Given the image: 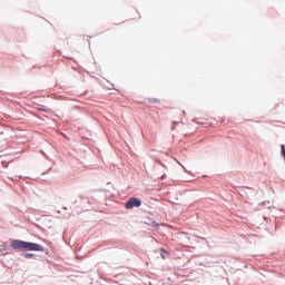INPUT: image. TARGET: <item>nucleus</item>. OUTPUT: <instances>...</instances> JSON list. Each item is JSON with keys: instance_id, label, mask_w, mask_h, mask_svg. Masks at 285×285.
I'll return each instance as SVG.
<instances>
[{"instance_id": "1", "label": "nucleus", "mask_w": 285, "mask_h": 285, "mask_svg": "<svg viewBox=\"0 0 285 285\" xmlns=\"http://www.w3.org/2000/svg\"><path fill=\"white\" fill-rule=\"evenodd\" d=\"M11 248L17 250H24V252H39V253L45 252L43 246H40L37 243H27L18 239H13L11 242Z\"/></svg>"}, {"instance_id": "2", "label": "nucleus", "mask_w": 285, "mask_h": 285, "mask_svg": "<svg viewBox=\"0 0 285 285\" xmlns=\"http://www.w3.org/2000/svg\"><path fill=\"white\" fill-rule=\"evenodd\" d=\"M141 206V202L139 198H129L128 202H126V208L132 209V208H139Z\"/></svg>"}, {"instance_id": "3", "label": "nucleus", "mask_w": 285, "mask_h": 285, "mask_svg": "<svg viewBox=\"0 0 285 285\" xmlns=\"http://www.w3.org/2000/svg\"><path fill=\"white\" fill-rule=\"evenodd\" d=\"M149 102H150L151 105H157V104L160 102V100H159L158 98H149Z\"/></svg>"}, {"instance_id": "4", "label": "nucleus", "mask_w": 285, "mask_h": 285, "mask_svg": "<svg viewBox=\"0 0 285 285\" xmlns=\"http://www.w3.org/2000/svg\"><path fill=\"white\" fill-rule=\"evenodd\" d=\"M24 257H26L27 259L32 258V257H33V254H24Z\"/></svg>"}, {"instance_id": "5", "label": "nucleus", "mask_w": 285, "mask_h": 285, "mask_svg": "<svg viewBox=\"0 0 285 285\" xmlns=\"http://www.w3.org/2000/svg\"><path fill=\"white\" fill-rule=\"evenodd\" d=\"M282 156L285 158V146H282Z\"/></svg>"}, {"instance_id": "6", "label": "nucleus", "mask_w": 285, "mask_h": 285, "mask_svg": "<svg viewBox=\"0 0 285 285\" xmlns=\"http://www.w3.org/2000/svg\"><path fill=\"white\" fill-rule=\"evenodd\" d=\"M176 126H177V122H174V125L171 126V130H174Z\"/></svg>"}]
</instances>
